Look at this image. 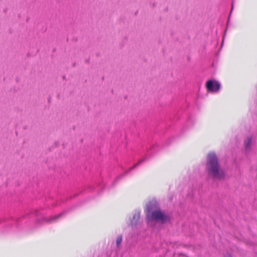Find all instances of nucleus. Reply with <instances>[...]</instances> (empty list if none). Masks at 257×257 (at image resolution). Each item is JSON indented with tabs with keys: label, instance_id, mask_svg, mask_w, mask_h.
I'll return each instance as SVG.
<instances>
[{
	"label": "nucleus",
	"instance_id": "f257e3e1",
	"mask_svg": "<svg viewBox=\"0 0 257 257\" xmlns=\"http://www.w3.org/2000/svg\"><path fill=\"white\" fill-rule=\"evenodd\" d=\"M146 216L151 220H155L164 223L167 222L169 217L158 207L155 202H150L147 205Z\"/></svg>",
	"mask_w": 257,
	"mask_h": 257
},
{
	"label": "nucleus",
	"instance_id": "f03ea898",
	"mask_svg": "<svg viewBox=\"0 0 257 257\" xmlns=\"http://www.w3.org/2000/svg\"><path fill=\"white\" fill-rule=\"evenodd\" d=\"M226 173L221 167L216 155L210 153V177L214 180L222 181L226 178Z\"/></svg>",
	"mask_w": 257,
	"mask_h": 257
},
{
	"label": "nucleus",
	"instance_id": "7ed1b4c3",
	"mask_svg": "<svg viewBox=\"0 0 257 257\" xmlns=\"http://www.w3.org/2000/svg\"><path fill=\"white\" fill-rule=\"evenodd\" d=\"M220 87V84L217 81L210 80V92H217L219 90Z\"/></svg>",
	"mask_w": 257,
	"mask_h": 257
},
{
	"label": "nucleus",
	"instance_id": "20e7f679",
	"mask_svg": "<svg viewBox=\"0 0 257 257\" xmlns=\"http://www.w3.org/2000/svg\"><path fill=\"white\" fill-rule=\"evenodd\" d=\"M251 138L248 137L244 141V146L246 150L250 149L251 147Z\"/></svg>",
	"mask_w": 257,
	"mask_h": 257
},
{
	"label": "nucleus",
	"instance_id": "39448f33",
	"mask_svg": "<svg viewBox=\"0 0 257 257\" xmlns=\"http://www.w3.org/2000/svg\"><path fill=\"white\" fill-rule=\"evenodd\" d=\"M121 240H122L121 236H120V235L118 236L116 239V243L117 246H118L120 244V243L121 242Z\"/></svg>",
	"mask_w": 257,
	"mask_h": 257
},
{
	"label": "nucleus",
	"instance_id": "423d86ee",
	"mask_svg": "<svg viewBox=\"0 0 257 257\" xmlns=\"http://www.w3.org/2000/svg\"><path fill=\"white\" fill-rule=\"evenodd\" d=\"M224 257H233V256L230 252H229L228 251H226L224 254Z\"/></svg>",
	"mask_w": 257,
	"mask_h": 257
},
{
	"label": "nucleus",
	"instance_id": "0eeeda50",
	"mask_svg": "<svg viewBox=\"0 0 257 257\" xmlns=\"http://www.w3.org/2000/svg\"><path fill=\"white\" fill-rule=\"evenodd\" d=\"M205 86H206L207 90L208 91H209V80L206 81V83H205Z\"/></svg>",
	"mask_w": 257,
	"mask_h": 257
},
{
	"label": "nucleus",
	"instance_id": "6e6552de",
	"mask_svg": "<svg viewBox=\"0 0 257 257\" xmlns=\"http://www.w3.org/2000/svg\"><path fill=\"white\" fill-rule=\"evenodd\" d=\"M139 214H135L134 216V218L135 219L136 218L137 220H138L139 218Z\"/></svg>",
	"mask_w": 257,
	"mask_h": 257
},
{
	"label": "nucleus",
	"instance_id": "1a4fd4ad",
	"mask_svg": "<svg viewBox=\"0 0 257 257\" xmlns=\"http://www.w3.org/2000/svg\"><path fill=\"white\" fill-rule=\"evenodd\" d=\"M56 218H57V217H53V219H55Z\"/></svg>",
	"mask_w": 257,
	"mask_h": 257
}]
</instances>
